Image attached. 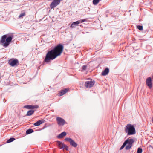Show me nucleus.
Wrapping results in <instances>:
<instances>
[{
    "instance_id": "14",
    "label": "nucleus",
    "mask_w": 153,
    "mask_h": 153,
    "mask_svg": "<svg viewBox=\"0 0 153 153\" xmlns=\"http://www.w3.org/2000/svg\"><path fill=\"white\" fill-rule=\"evenodd\" d=\"M45 122V120L42 119L34 123V125L35 126H38L43 123Z\"/></svg>"
},
{
    "instance_id": "16",
    "label": "nucleus",
    "mask_w": 153,
    "mask_h": 153,
    "mask_svg": "<svg viewBox=\"0 0 153 153\" xmlns=\"http://www.w3.org/2000/svg\"><path fill=\"white\" fill-rule=\"evenodd\" d=\"M109 70L108 68H107L102 72V75L103 76H105L107 75L108 73Z\"/></svg>"
},
{
    "instance_id": "8",
    "label": "nucleus",
    "mask_w": 153,
    "mask_h": 153,
    "mask_svg": "<svg viewBox=\"0 0 153 153\" xmlns=\"http://www.w3.org/2000/svg\"><path fill=\"white\" fill-rule=\"evenodd\" d=\"M19 61L18 60L16 59H10L8 62L9 64L12 67L16 65H17Z\"/></svg>"
},
{
    "instance_id": "17",
    "label": "nucleus",
    "mask_w": 153,
    "mask_h": 153,
    "mask_svg": "<svg viewBox=\"0 0 153 153\" xmlns=\"http://www.w3.org/2000/svg\"><path fill=\"white\" fill-rule=\"evenodd\" d=\"M66 135V133L65 132H62L60 134L57 136V137L58 138H61L64 137Z\"/></svg>"
},
{
    "instance_id": "25",
    "label": "nucleus",
    "mask_w": 153,
    "mask_h": 153,
    "mask_svg": "<svg viewBox=\"0 0 153 153\" xmlns=\"http://www.w3.org/2000/svg\"><path fill=\"white\" fill-rule=\"evenodd\" d=\"M137 28L140 30H142L143 29V27L142 25H138Z\"/></svg>"
},
{
    "instance_id": "19",
    "label": "nucleus",
    "mask_w": 153,
    "mask_h": 153,
    "mask_svg": "<svg viewBox=\"0 0 153 153\" xmlns=\"http://www.w3.org/2000/svg\"><path fill=\"white\" fill-rule=\"evenodd\" d=\"M33 132L34 130L33 129L31 128H30L27 129L26 131V133L27 134H28Z\"/></svg>"
},
{
    "instance_id": "28",
    "label": "nucleus",
    "mask_w": 153,
    "mask_h": 153,
    "mask_svg": "<svg viewBox=\"0 0 153 153\" xmlns=\"http://www.w3.org/2000/svg\"><path fill=\"white\" fill-rule=\"evenodd\" d=\"M149 147H151V148H153V146H152L151 145H150L149 146Z\"/></svg>"
},
{
    "instance_id": "6",
    "label": "nucleus",
    "mask_w": 153,
    "mask_h": 153,
    "mask_svg": "<svg viewBox=\"0 0 153 153\" xmlns=\"http://www.w3.org/2000/svg\"><path fill=\"white\" fill-rule=\"evenodd\" d=\"M64 140L69 142L70 145L74 147H76L77 146V144L71 138H66Z\"/></svg>"
},
{
    "instance_id": "3",
    "label": "nucleus",
    "mask_w": 153,
    "mask_h": 153,
    "mask_svg": "<svg viewBox=\"0 0 153 153\" xmlns=\"http://www.w3.org/2000/svg\"><path fill=\"white\" fill-rule=\"evenodd\" d=\"M125 132L127 133V135L135 134L136 131L134 126L130 124H128L125 128Z\"/></svg>"
},
{
    "instance_id": "29",
    "label": "nucleus",
    "mask_w": 153,
    "mask_h": 153,
    "mask_svg": "<svg viewBox=\"0 0 153 153\" xmlns=\"http://www.w3.org/2000/svg\"><path fill=\"white\" fill-rule=\"evenodd\" d=\"M152 149H153V148H152Z\"/></svg>"
},
{
    "instance_id": "11",
    "label": "nucleus",
    "mask_w": 153,
    "mask_h": 153,
    "mask_svg": "<svg viewBox=\"0 0 153 153\" xmlns=\"http://www.w3.org/2000/svg\"><path fill=\"white\" fill-rule=\"evenodd\" d=\"M146 85L150 88H151L152 87V83L151 78L150 77L148 78L146 81Z\"/></svg>"
},
{
    "instance_id": "1",
    "label": "nucleus",
    "mask_w": 153,
    "mask_h": 153,
    "mask_svg": "<svg viewBox=\"0 0 153 153\" xmlns=\"http://www.w3.org/2000/svg\"><path fill=\"white\" fill-rule=\"evenodd\" d=\"M63 45L59 44L51 50L48 51L45 56L43 62L46 63L49 62L51 60L54 59L57 56L60 55L63 52Z\"/></svg>"
},
{
    "instance_id": "22",
    "label": "nucleus",
    "mask_w": 153,
    "mask_h": 153,
    "mask_svg": "<svg viewBox=\"0 0 153 153\" xmlns=\"http://www.w3.org/2000/svg\"><path fill=\"white\" fill-rule=\"evenodd\" d=\"M142 149L141 148L139 147L137 149V153H142Z\"/></svg>"
},
{
    "instance_id": "18",
    "label": "nucleus",
    "mask_w": 153,
    "mask_h": 153,
    "mask_svg": "<svg viewBox=\"0 0 153 153\" xmlns=\"http://www.w3.org/2000/svg\"><path fill=\"white\" fill-rule=\"evenodd\" d=\"M34 112V110H30L27 111L26 115L28 116H30Z\"/></svg>"
},
{
    "instance_id": "4",
    "label": "nucleus",
    "mask_w": 153,
    "mask_h": 153,
    "mask_svg": "<svg viewBox=\"0 0 153 153\" xmlns=\"http://www.w3.org/2000/svg\"><path fill=\"white\" fill-rule=\"evenodd\" d=\"M134 142V140L132 138L128 139L126 140L124 142L126 145L128 144L126 146L125 149L127 150L129 149L132 147V144Z\"/></svg>"
},
{
    "instance_id": "10",
    "label": "nucleus",
    "mask_w": 153,
    "mask_h": 153,
    "mask_svg": "<svg viewBox=\"0 0 153 153\" xmlns=\"http://www.w3.org/2000/svg\"><path fill=\"white\" fill-rule=\"evenodd\" d=\"M56 120L59 126H63L65 124V120L60 117H57Z\"/></svg>"
},
{
    "instance_id": "27",
    "label": "nucleus",
    "mask_w": 153,
    "mask_h": 153,
    "mask_svg": "<svg viewBox=\"0 0 153 153\" xmlns=\"http://www.w3.org/2000/svg\"><path fill=\"white\" fill-rule=\"evenodd\" d=\"M86 19H81L79 21L80 22V23H82L86 21Z\"/></svg>"
},
{
    "instance_id": "12",
    "label": "nucleus",
    "mask_w": 153,
    "mask_h": 153,
    "mask_svg": "<svg viewBox=\"0 0 153 153\" xmlns=\"http://www.w3.org/2000/svg\"><path fill=\"white\" fill-rule=\"evenodd\" d=\"M39 106L38 105H26L24 106V108L30 109H34L37 108H38Z\"/></svg>"
},
{
    "instance_id": "30",
    "label": "nucleus",
    "mask_w": 153,
    "mask_h": 153,
    "mask_svg": "<svg viewBox=\"0 0 153 153\" xmlns=\"http://www.w3.org/2000/svg\"><path fill=\"white\" fill-rule=\"evenodd\" d=\"M152 121H153V120H152Z\"/></svg>"
},
{
    "instance_id": "20",
    "label": "nucleus",
    "mask_w": 153,
    "mask_h": 153,
    "mask_svg": "<svg viewBox=\"0 0 153 153\" xmlns=\"http://www.w3.org/2000/svg\"><path fill=\"white\" fill-rule=\"evenodd\" d=\"M15 138L14 137L10 138L9 139L7 140V143H9L15 140Z\"/></svg>"
},
{
    "instance_id": "5",
    "label": "nucleus",
    "mask_w": 153,
    "mask_h": 153,
    "mask_svg": "<svg viewBox=\"0 0 153 153\" xmlns=\"http://www.w3.org/2000/svg\"><path fill=\"white\" fill-rule=\"evenodd\" d=\"M56 143V145L60 149H63V150L64 149H65L67 151L68 150V147L66 145L64 144L62 142L59 141H57Z\"/></svg>"
},
{
    "instance_id": "24",
    "label": "nucleus",
    "mask_w": 153,
    "mask_h": 153,
    "mask_svg": "<svg viewBox=\"0 0 153 153\" xmlns=\"http://www.w3.org/2000/svg\"><path fill=\"white\" fill-rule=\"evenodd\" d=\"M87 68V66L85 65H83L82 68V71H83L85 70Z\"/></svg>"
},
{
    "instance_id": "13",
    "label": "nucleus",
    "mask_w": 153,
    "mask_h": 153,
    "mask_svg": "<svg viewBox=\"0 0 153 153\" xmlns=\"http://www.w3.org/2000/svg\"><path fill=\"white\" fill-rule=\"evenodd\" d=\"M68 91V90L67 88H65L64 89L61 90L59 94V96H62L64 94H65Z\"/></svg>"
},
{
    "instance_id": "7",
    "label": "nucleus",
    "mask_w": 153,
    "mask_h": 153,
    "mask_svg": "<svg viewBox=\"0 0 153 153\" xmlns=\"http://www.w3.org/2000/svg\"><path fill=\"white\" fill-rule=\"evenodd\" d=\"M95 82L92 81V80L90 81H87L85 82V86L86 88H90L92 87L94 85Z\"/></svg>"
},
{
    "instance_id": "2",
    "label": "nucleus",
    "mask_w": 153,
    "mask_h": 153,
    "mask_svg": "<svg viewBox=\"0 0 153 153\" xmlns=\"http://www.w3.org/2000/svg\"><path fill=\"white\" fill-rule=\"evenodd\" d=\"M13 37V36L12 34L4 35L1 37L0 42L2 44V45L4 47L6 48L9 46Z\"/></svg>"
},
{
    "instance_id": "23",
    "label": "nucleus",
    "mask_w": 153,
    "mask_h": 153,
    "mask_svg": "<svg viewBox=\"0 0 153 153\" xmlns=\"http://www.w3.org/2000/svg\"><path fill=\"white\" fill-rule=\"evenodd\" d=\"M25 13L23 12L21 13L19 16V18H22L23 17L25 16Z\"/></svg>"
},
{
    "instance_id": "26",
    "label": "nucleus",
    "mask_w": 153,
    "mask_h": 153,
    "mask_svg": "<svg viewBox=\"0 0 153 153\" xmlns=\"http://www.w3.org/2000/svg\"><path fill=\"white\" fill-rule=\"evenodd\" d=\"M126 144L124 142L123 143V145L120 148V150L122 149H123L124 147L126 146Z\"/></svg>"
},
{
    "instance_id": "15",
    "label": "nucleus",
    "mask_w": 153,
    "mask_h": 153,
    "mask_svg": "<svg viewBox=\"0 0 153 153\" xmlns=\"http://www.w3.org/2000/svg\"><path fill=\"white\" fill-rule=\"evenodd\" d=\"M80 23V22L79 21L74 22L71 24L70 27L71 28L75 27L76 26H77Z\"/></svg>"
},
{
    "instance_id": "9",
    "label": "nucleus",
    "mask_w": 153,
    "mask_h": 153,
    "mask_svg": "<svg viewBox=\"0 0 153 153\" xmlns=\"http://www.w3.org/2000/svg\"><path fill=\"white\" fill-rule=\"evenodd\" d=\"M60 0H54L51 4L50 7L51 9L53 8L58 5L60 3Z\"/></svg>"
},
{
    "instance_id": "21",
    "label": "nucleus",
    "mask_w": 153,
    "mask_h": 153,
    "mask_svg": "<svg viewBox=\"0 0 153 153\" xmlns=\"http://www.w3.org/2000/svg\"><path fill=\"white\" fill-rule=\"evenodd\" d=\"M101 0H93V4L94 5H97L99 2Z\"/></svg>"
}]
</instances>
